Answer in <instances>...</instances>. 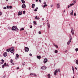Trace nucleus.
<instances>
[{"label":"nucleus","mask_w":78,"mask_h":78,"mask_svg":"<svg viewBox=\"0 0 78 78\" xmlns=\"http://www.w3.org/2000/svg\"><path fill=\"white\" fill-rule=\"evenodd\" d=\"M12 30L13 31H17L18 30V28L16 26H13L12 28Z\"/></svg>","instance_id":"nucleus-1"},{"label":"nucleus","mask_w":78,"mask_h":78,"mask_svg":"<svg viewBox=\"0 0 78 78\" xmlns=\"http://www.w3.org/2000/svg\"><path fill=\"white\" fill-rule=\"evenodd\" d=\"M10 51L11 53H14V48L13 47H12L10 48Z\"/></svg>","instance_id":"nucleus-2"},{"label":"nucleus","mask_w":78,"mask_h":78,"mask_svg":"<svg viewBox=\"0 0 78 78\" xmlns=\"http://www.w3.org/2000/svg\"><path fill=\"white\" fill-rule=\"evenodd\" d=\"M25 51H27L28 52L29 51V48L27 47H25Z\"/></svg>","instance_id":"nucleus-3"},{"label":"nucleus","mask_w":78,"mask_h":78,"mask_svg":"<svg viewBox=\"0 0 78 78\" xmlns=\"http://www.w3.org/2000/svg\"><path fill=\"white\" fill-rule=\"evenodd\" d=\"M22 12L21 11H20L18 13V16H20V15H22Z\"/></svg>","instance_id":"nucleus-4"},{"label":"nucleus","mask_w":78,"mask_h":78,"mask_svg":"<svg viewBox=\"0 0 78 78\" xmlns=\"http://www.w3.org/2000/svg\"><path fill=\"white\" fill-rule=\"evenodd\" d=\"M71 30L72 34H73H73H74V32H73V28H71Z\"/></svg>","instance_id":"nucleus-5"},{"label":"nucleus","mask_w":78,"mask_h":78,"mask_svg":"<svg viewBox=\"0 0 78 78\" xmlns=\"http://www.w3.org/2000/svg\"><path fill=\"white\" fill-rule=\"evenodd\" d=\"M48 61V60L47 59V58H45L44 61V63H46V62H47V61Z\"/></svg>","instance_id":"nucleus-6"},{"label":"nucleus","mask_w":78,"mask_h":78,"mask_svg":"<svg viewBox=\"0 0 78 78\" xmlns=\"http://www.w3.org/2000/svg\"><path fill=\"white\" fill-rule=\"evenodd\" d=\"M22 7L23 8H26V5H25V4H23L22 6Z\"/></svg>","instance_id":"nucleus-7"},{"label":"nucleus","mask_w":78,"mask_h":78,"mask_svg":"<svg viewBox=\"0 0 78 78\" xmlns=\"http://www.w3.org/2000/svg\"><path fill=\"white\" fill-rule=\"evenodd\" d=\"M41 69L43 70H45V69H47V67L45 66H43L41 67Z\"/></svg>","instance_id":"nucleus-8"},{"label":"nucleus","mask_w":78,"mask_h":78,"mask_svg":"<svg viewBox=\"0 0 78 78\" xmlns=\"http://www.w3.org/2000/svg\"><path fill=\"white\" fill-rule=\"evenodd\" d=\"M8 54L6 52H5L3 54V56H4L6 57L7 56Z\"/></svg>","instance_id":"nucleus-9"},{"label":"nucleus","mask_w":78,"mask_h":78,"mask_svg":"<svg viewBox=\"0 0 78 78\" xmlns=\"http://www.w3.org/2000/svg\"><path fill=\"white\" fill-rule=\"evenodd\" d=\"M69 36H70L69 42H71V41L72 40V36L70 35Z\"/></svg>","instance_id":"nucleus-10"},{"label":"nucleus","mask_w":78,"mask_h":78,"mask_svg":"<svg viewBox=\"0 0 78 78\" xmlns=\"http://www.w3.org/2000/svg\"><path fill=\"white\" fill-rule=\"evenodd\" d=\"M5 66H6V63H4L3 65L2 66V68H5Z\"/></svg>","instance_id":"nucleus-11"},{"label":"nucleus","mask_w":78,"mask_h":78,"mask_svg":"<svg viewBox=\"0 0 78 78\" xmlns=\"http://www.w3.org/2000/svg\"><path fill=\"white\" fill-rule=\"evenodd\" d=\"M58 72V69H56L55 71L54 72L55 75H56V73Z\"/></svg>","instance_id":"nucleus-12"},{"label":"nucleus","mask_w":78,"mask_h":78,"mask_svg":"<svg viewBox=\"0 0 78 78\" xmlns=\"http://www.w3.org/2000/svg\"><path fill=\"white\" fill-rule=\"evenodd\" d=\"M37 16H36V17H35V19L36 20H39V19H40L39 17H38V18H37Z\"/></svg>","instance_id":"nucleus-13"},{"label":"nucleus","mask_w":78,"mask_h":78,"mask_svg":"<svg viewBox=\"0 0 78 78\" xmlns=\"http://www.w3.org/2000/svg\"><path fill=\"white\" fill-rule=\"evenodd\" d=\"M16 57L15 58V59H17V58H18V59H19V55L18 54H16Z\"/></svg>","instance_id":"nucleus-14"},{"label":"nucleus","mask_w":78,"mask_h":78,"mask_svg":"<svg viewBox=\"0 0 78 78\" xmlns=\"http://www.w3.org/2000/svg\"><path fill=\"white\" fill-rule=\"evenodd\" d=\"M1 61L2 62H1V64H3V63H4V62H5V61L3 59L1 60Z\"/></svg>","instance_id":"nucleus-15"},{"label":"nucleus","mask_w":78,"mask_h":78,"mask_svg":"<svg viewBox=\"0 0 78 78\" xmlns=\"http://www.w3.org/2000/svg\"><path fill=\"white\" fill-rule=\"evenodd\" d=\"M37 58L38 59H41V55L37 56Z\"/></svg>","instance_id":"nucleus-16"},{"label":"nucleus","mask_w":78,"mask_h":78,"mask_svg":"<svg viewBox=\"0 0 78 78\" xmlns=\"http://www.w3.org/2000/svg\"><path fill=\"white\" fill-rule=\"evenodd\" d=\"M60 4H58L57 5V8H60Z\"/></svg>","instance_id":"nucleus-17"},{"label":"nucleus","mask_w":78,"mask_h":78,"mask_svg":"<svg viewBox=\"0 0 78 78\" xmlns=\"http://www.w3.org/2000/svg\"><path fill=\"white\" fill-rule=\"evenodd\" d=\"M32 8H34V6H35V4H32Z\"/></svg>","instance_id":"nucleus-18"},{"label":"nucleus","mask_w":78,"mask_h":78,"mask_svg":"<svg viewBox=\"0 0 78 78\" xmlns=\"http://www.w3.org/2000/svg\"><path fill=\"white\" fill-rule=\"evenodd\" d=\"M53 45H54V46H55V47H56V48H58V45H56V44H55V43L53 44Z\"/></svg>","instance_id":"nucleus-19"},{"label":"nucleus","mask_w":78,"mask_h":78,"mask_svg":"<svg viewBox=\"0 0 78 78\" xmlns=\"http://www.w3.org/2000/svg\"><path fill=\"white\" fill-rule=\"evenodd\" d=\"M47 6V5L45 4L43 7V8H44L45 7H46V6Z\"/></svg>","instance_id":"nucleus-20"},{"label":"nucleus","mask_w":78,"mask_h":78,"mask_svg":"<svg viewBox=\"0 0 78 78\" xmlns=\"http://www.w3.org/2000/svg\"><path fill=\"white\" fill-rule=\"evenodd\" d=\"M21 2L23 3H25V1L23 0H22Z\"/></svg>","instance_id":"nucleus-21"},{"label":"nucleus","mask_w":78,"mask_h":78,"mask_svg":"<svg viewBox=\"0 0 78 78\" xmlns=\"http://www.w3.org/2000/svg\"><path fill=\"white\" fill-rule=\"evenodd\" d=\"M34 25H37V24L36 23V21H34Z\"/></svg>","instance_id":"nucleus-22"},{"label":"nucleus","mask_w":78,"mask_h":78,"mask_svg":"<svg viewBox=\"0 0 78 78\" xmlns=\"http://www.w3.org/2000/svg\"><path fill=\"white\" fill-rule=\"evenodd\" d=\"M6 51H8V52H9L10 51V49L9 48L8 49L6 50Z\"/></svg>","instance_id":"nucleus-23"},{"label":"nucleus","mask_w":78,"mask_h":78,"mask_svg":"<svg viewBox=\"0 0 78 78\" xmlns=\"http://www.w3.org/2000/svg\"><path fill=\"white\" fill-rule=\"evenodd\" d=\"M73 11L72 10V12L70 13V14L72 15V16H73Z\"/></svg>","instance_id":"nucleus-24"},{"label":"nucleus","mask_w":78,"mask_h":78,"mask_svg":"<svg viewBox=\"0 0 78 78\" xmlns=\"http://www.w3.org/2000/svg\"><path fill=\"white\" fill-rule=\"evenodd\" d=\"M24 30V28H23L20 29V31H23Z\"/></svg>","instance_id":"nucleus-25"},{"label":"nucleus","mask_w":78,"mask_h":78,"mask_svg":"<svg viewBox=\"0 0 78 78\" xmlns=\"http://www.w3.org/2000/svg\"><path fill=\"white\" fill-rule=\"evenodd\" d=\"M73 3H76V0H73Z\"/></svg>","instance_id":"nucleus-26"},{"label":"nucleus","mask_w":78,"mask_h":78,"mask_svg":"<svg viewBox=\"0 0 78 78\" xmlns=\"http://www.w3.org/2000/svg\"><path fill=\"white\" fill-rule=\"evenodd\" d=\"M76 63L77 64H78V60H76Z\"/></svg>","instance_id":"nucleus-27"},{"label":"nucleus","mask_w":78,"mask_h":78,"mask_svg":"<svg viewBox=\"0 0 78 78\" xmlns=\"http://www.w3.org/2000/svg\"><path fill=\"white\" fill-rule=\"evenodd\" d=\"M48 78H50V74H48Z\"/></svg>","instance_id":"nucleus-28"},{"label":"nucleus","mask_w":78,"mask_h":78,"mask_svg":"<svg viewBox=\"0 0 78 78\" xmlns=\"http://www.w3.org/2000/svg\"><path fill=\"white\" fill-rule=\"evenodd\" d=\"M55 53H58V50H55Z\"/></svg>","instance_id":"nucleus-29"},{"label":"nucleus","mask_w":78,"mask_h":78,"mask_svg":"<svg viewBox=\"0 0 78 78\" xmlns=\"http://www.w3.org/2000/svg\"><path fill=\"white\" fill-rule=\"evenodd\" d=\"M72 69L73 70V71L74 72V68H73V66L72 67Z\"/></svg>","instance_id":"nucleus-30"},{"label":"nucleus","mask_w":78,"mask_h":78,"mask_svg":"<svg viewBox=\"0 0 78 78\" xmlns=\"http://www.w3.org/2000/svg\"><path fill=\"white\" fill-rule=\"evenodd\" d=\"M75 50H76V51H78V48H76L75 49Z\"/></svg>","instance_id":"nucleus-31"},{"label":"nucleus","mask_w":78,"mask_h":78,"mask_svg":"<svg viewBox=\"0 0 78 78\" xmlns=\"http://www.w3.org/2000/svg\"><path fill=\"white\" fill-rule=\"evenodd\" d=\"M12 62H13V60H12V59H11L10 61V62L11 63H12Z\"/></svg>","instance_id":"nucleus-32"},{"label":"nucleus","mask_w":78,"mask_h":78,"mask_svg":"<svg viewBox=\"0 0 78 78\" xmlns=\"http://www.w3.org/2000/svg\"><path fill=\"white\" fill-rule=\"evenodd\" d=\"M25 62H23V66H25Z\"/></svg>","instance_id":"nucleus-33"},{"label":"nucleus","mask_w":78,"mask_h":78,"mask_svg":"<svg viewBox=\"0 0 78 78\" xmlns=\"http://www.w3.org/2000/svg\"><path fill=\"white\" fill-rule=\"evenodd\" d=\"M34 73H31L30 74V75H34Z\"/></svg>","instance_id":"nucleus-34"},{"label":"nucleus","mask_w":78,"mask_h":78,"mask_svg":"<svg viewBox=\"0 0 78 78\" xmlns=\"http://www.w3.org/2000/svg\"><path fill=\"white\" fill-rule=\"evenodd\" d=\"M71 42H70V41H68V42H67V44L68 45H69V44H70V43Z\"/></svg>","instance_id":"nucleus-35"},{"label":"nucleus","mask_w":78,"mask_h":78,"mask_svg":"<svg viewBox=\"0 0 78 78\" xmlns=\"http://www.w3.org/2000/svg\"><path fill=\"white\" fill-rule=\"evenodd\" d=\"M23 14H25V11H23Z\"/></svg>","instance_id":"nucleus-36"},{"label":"nucleus","mask_w":78,"mask_h":78,"mask_svg":"<svg viewBox=\"0 0 78 78\" xmlns=\"http://www.w3.org/2000/svg\"><path fill=\"white\" fill-rule=\"evenodd\" d=\"M47 25L48 26L50 25V24H49V23H48Z\"/></svg>","instance_id":"nucleus-37"},{"label":"nucleus","mask_w":78,"mask_h":78,"mask_svg":"<svg viewBox=\"0 0 78 78\" xmlns=\"http://www.w3.org/2000/svg\"><path fill=\"white\" fill-rule=\"evenodd\" d=\"M7 9H9V7L7 5Z\"/></svg>","instance_id":"nucleus-38"},{"label":"nucleus","mask_w":78,"mask_h":78,"mask_svg":"<svg viewBox=\"0 0 78 78\" xmlns=\"http://www.w3.org/2000/svg\"><path fill=\"white\" fill-rule=\"evenodd\" d=\"M9 8L10 9H11V8H12V6H10L9 7Z\"/></svg>","instance_id":"nucleus-39"},{"label":"nucleus","mask_w":78,"mask_h":78,"mask_svg":"<svg viewBox=\"0 0 78 78\" xmlns=\"http://www.w3.org/2000/svg\"><path fill=\"white\" fill-rule=\"evenodd\" d=\"M34 76H36V74H34Z\"/></svg>","instance_id":"nucleus-40"},{"label":"nucleus","mask_w":78,"mask_h":78,"mask_svg":"<svg viewBox=\"0 0 78 78\" xmlns=\"http://www.w3.org/2000/svg\"><path fill=\"white\" fill-rule=\"evenodd\" d=\"M32 27H33V26H30V28H32Z\"/></svg>","instance_id":"nucleus-41"},{"label":"nucleus","mask_w":78,"mask_h":78,"mask_svg":"<svg viewBox=\"0 0 78 78\" xmlns=\"http://www.w3.org/2000/svg\"><path fill=\"white\" fill-rule=\"evenodd\" d=\"M38 33H39V34H41V31H39L38 32Z\"/></svg>","instance_id":"nucleus-42"},{"label":"nucleus","mask_w":78,"mask_h":78,"mask_svg":"<svg viewBox=\"0 0 78 78\" xmlns=\"http://www.w3.org/2000/svg\"><path fill=\"white\" fill-rule=\"evenodd\" d=\"M6 66H7V67H9V65H8V64H6Z\"/></svg>","instance_id":"nucleus-43"},{"label":"nucleus","mask_w":78,"mask_h":78,"mask_svg":"<svg viewBox=\"0 0 78 78\" xmlns=\"http://www.w3.org/2000/svg\"><path fill=\"white\" fill-rule=\"evenodd\" d=\"M58 71L59 72H60V69H58Z\"/></svg>","instance_id":"nucleus-44"},{"label":"nucleus","mask_w":78,"mask_h":78,"mask_svg":"<svg viewBox=\"0 0 78 78\" xmlns=\"http://www.w3.org/2000/svg\"><path fill=\"white\" fill-rule=\"evenodd\" d=\"M2 12H0V15H2Z\"/></svg>","instance_id":"nucleus-45"},{"label":"nucleus","mask_w":78,"mask_h":78,"mask_svg":"<svg viewBox=\"0 0 78 78\" xmlns=\"http://www.w3.org/2000/svg\"><path fill=\"white\" fill-rule=\"evenodd\" d=\"M7 9V8L6 7H4V9Z\"/></svg>","instance_id":"nucleus-46"},{"label":"nucleus","mask_w":78,"mask_h":78,"mask_svg":"<svg viewBox=\"0 0 78 78\" xmlns=\"http://www.w3.org/2000/svg\"><path fill=\"white\" fill-rule=\"evenodd\" d=\"M74 12V16H76V13H75V12Z\"/></svg>","instance_id":"nucleus-47"},{"label":"nucleus","mask_w":78,"mask_h":78,"mask_svg":"<svg viewBox=\"0 0 78 78\" xmlns=\"http://www.w3.org/2000/svg\"><path fill=\"white\" fill-rule=\"evenodd\" d=\"M30 56H32V54H30Z\"/></svg>","instance_id":"nucleus-48"},{"label":"nucleus","mask_w":78,"mask_h":78,"mask_svg":"<svg viewBox=\"0 0 78 78\" xmlns=\"http://www.w3.org/2000/svg\"><path fill=\"white\" fill-rule=\"evenodd\" d=\"M53 5H51V7H53Z\"/></svg>","instance_id":"nucleus-49"},{"label":"nucleus","mask_w":78,"mask_h":78,"mask_svg":"<svg viewBox=\"0 0 78 78\" xmlns=\"http://www.w3.org/2000/svg\"><path fill=\"white\" fill-rule=\"evenodd\" d=\"M39 1L40 2V3H41V2H42L41 0H39Z\"/></svg>","instance_id":"nucleus-50"},{"label":"nucleus","mask_w":78,"mask_h":78,"mask_svg":"<svg viewBox=\"0 0 78 78\" xmlns=\"http://www.w3.org/2000/svg\"><path fill=\"white\" fill-rule=\"evenodd\" d=\"M48 26L49 28H50V25H49Z\"/></svg>","instance_id":"nucleus-51"},{"label":"nucleus","mask_w":78,"mask_h":78,"mask_svg":"<svg viewBox=\"0 0 78 78\" xmlns=\"http://www.w3.org/2000/svg\"><path fill=\"white\" fill-rule=\"evenodd\" d=\"M43 4H44V5H45V4H46V2H44V3H43Z\"/></svg>","instance_id":"nucleus-52"},{"label":"nucleus","mask_w":78,"mask_h":78,"mask_svg":"<svg viewBox=\"0 0 78 78\" xmlns=\"http://www.w3.org/2000/svg\"><path fill=\"white\" fill-rule=\"evenodd\" d=\"M34 11H37V9H35L34 10Z\"/></svg>","instance_id":"nucleus-53"},{"label":"nucleus","mask_w":78,"mask_h":78,"mask_svg":"<svg viewBox=\"0 0 78 78\" xmlns=\"http://www.w3.org/2000/svg\"><path fill=\"white\" fill-rule=\"evenodd\" d=\"M36 9H37V10L38 9V8H37V7L36 8Z\"/></svg>","instance_id":"nucleus-54"},{"label":"nucleus","mask_w":78,"mask_h":78,"mask_svg":"<svg viewBox=\"0 0 78 78\" xmlns=\"http://www.w3.org/2000/svg\"><path fill=\"white\" fill-rule=\"evenodd\" d=\"M70 6H72L71 4H70Z\"/></svg>","instance_id":"nucleus-55"},{"label":"nucleus","mask_w":78,"mask_h":78,"mask_svg":"<svg viewBox=\"0 0 78 78\" xmlns=\"http://www.w3.org/2000/svg\"><path fill=\"white\" fill-rule=\"evenodd\" d=\"M71 4L72 6L73 5H74V4H73V3H72V4Z\"/></svg>","instance_id":"nucleus-56"},{"label":"nucleus","mask_w":78,"mask_h":78,"mask_svg":"<svg viewBox=\"0 0 78 78\" xmlns=\"http://www.w3.org/2000/svg\"><path fill=\"white\" fill-rule=\"evenodd\" d=\"M68 8H70V5H69L68 6Z\"/></svg>","instance_id":"nucleus-57"},{"label":"nucleus","mask_w":78,"mask_h":78,"mask_svg":"<svg viewBox=\"0 0 78 78\" xmlns=\"http://www.w3.org/2000/svg\"><path fill=\"white\" fill-rule=\"evenodd\" d=\"M19 69V67H17V69Z\"/></svg>","instance_id":"nucleus-58"},{"label":"nucleus","mask_w":78,"mask_h":78,"mask_svg":"<svg viewBox=\"0 0 78 78\" xmlns=\"http://www.w3.org/2000/svg\"><path fill=\"white\" fill-rule=\"evenodd\" d=\"M75 69H76V70H77V68L75 67Z\"/></svg>","instance_id":"nucleus-59"},{"label":"nucleus","mask_w":78,"mask_h":78,"mask_svg":"<svg viewBox=\"0 0 78 78\" xmlns=\"http://www.w3.org/2000/svg\"><path fill=\"white\" fill-rule=\"evenodd\" d=\"M30 69H31V68H29V70H30Z\"/></svg>","instance_id":"nucleus-60"},{"label":"nucleus","mask_w":78,"mask_h":78,"mask_svg":"<svg viewBox=\"0 0 78 78\" xmlns=\"http://www.w3.org/2000/svg\"><path fill=\"white\" fill-rule=\"evenodd\" d=\"M63 12H66V11L65 10H64Z\"/></svg>","instance_id":"nucleus-61"},{"label":"nucleus","mask_w":78,"mask_h":78,"mask_svg":"<svg viewBox=\"0 0 78 78\" xmlns=\"http://www.w3.org/2000/svg\"><path fill=\"white\" fill-rule=\"evenodd\" d=\"M36 2H38V0H36Z\"/></svg>","instance_id":"nucleus-62"},{"label":"nucleus","mask_w":78,"mask_h":78,"mask_svg":"<svg viewBox=\"0 0 78 78\" xmlns=\"http://www.w3.org/2000/svg\"><path fill=\"white\" fill-rule=\"evenodd\" d=\"M12 64H13V65H14V63H13Z\"/></svg>","instance_id":"nucleus-63"},{"label":"nucleus","mask_w":78,"mask_h":78,"mask_svg":"<svg viewBox=\"0 0 78 78\" xmlns=\"http://www.w3.org/2000/svg\"><path fill=\"white\" fill-rule=\"evenodd\" d=\"M66 51H65V52H66Z\"/></svg>","instance_id":"nucleus-64"}]
</instances>
